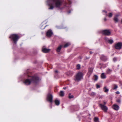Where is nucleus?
<instances>
[{
	"label": "nucleus",
	"instance_id": "nucleus-1",
	"mask_svg": "<svg viewBox=\"0 0 122 122\" xmlns=\"http://www.w3.org/2000/svg\"><path fill=\"white\" fill-rule=\"evenodd\" d=\"M51 2L49 4V9L52 10L55 7L59 8L62 4V2L61 0H51Z\"/></svg>",
	"mask_w": 122,
	"mask_h": 122
},
{
	"label": "nucleus",
	"instance_id": "nucleus-2",
	"mask_svg": "<svg viewBox=\"0 0 122 122\" xmlns=\"http://www.w3.org/2000/svg\"><path fill=\"white\" fill-rule=\"evenodd\" d=\"M39 80V78L38 77L36 76H34L29 79L25 80L23 81V83L25 85H30L32 83H35L37 82Z\"/></svg>",
	"mask_w": 122,
	"mask_h": 122
},
{
	"label": "nucleus",
	"instance_id": "nucleus-3",
	"mask_svg": "<svg viewBox=\"0 0 122 122\" xmlns=\"http://www.w3.org/2000/svg\"><path fill=\"white\" fill-rule=\"evenodd\" d=\"M19 38V36L16 34H12L9 37V38L11 39L15 44H16Z\"/></svg>",
	"mask_w": 122,
	"mask_h": 122
},
{
	"label": "nucleus",
	"instance_id": "nucleus-4",
	"mask_svg": "<svg viewBox=\"0 0 122 122\" xmlns=\"http://www.w3.org/2000/svg\"><path fill=\"white\" fill-rule=\"evenodd\" d=\"M83 74L81 72H79L75 76V80L77 82L80 81L83 79Z\"/></svg>",
	"mask_w": 122,
	"mask_h": 122
},
{
	"label": "nucleus",
	"instance_id": "nucleus-5",
	"mask_svg": "<svg viewBox=\"0 0 122 122\" xmlns=\"http://www.w3.org/2000/svg\"><path fill=\"white\" fill-rule=\"evenodd\" d=\"M53 97L52 95L50 93L48 94L47 97V100L51 103L52 102Z\"/></svg>",
	"mask_w": 122,
	"mask_h": 122
},
{
	"label": "nucleus",
	"instance_id": "nucleus-6",
	"mask_svg": "<svg viewBox=\"0 0 122 122\" xmlns=\"http://www.w3.org/2000/svg\"><path fill=\"white\" fill-rule=\"evenodd\" d=\"M122 46V43L118 42L116 44L115 46V48L117 49H120Z\"/></svg>",
	"mask_w": 122,
	"mask_h": 122
},
{
	"label": "nucleus",
	"instance_id": "nucleus-7",
	"mask_svg": "<svg viewBox=\"0 0 122 122\" xmlns=\"http://www.w3.org/2000/svg\"><path fill=\"white\" fill-rule=\"evenodd\" d=\"M102 32L103 34L106 36H109L111 34L109 30H102Z\"/></svg>",
	"mask_w": 122,
	"mask_h": 122
},
{
	"label": "nucleus",
	"instance_id": "nucleus-8",
	"mask_svg": "<svg viewBox=\"0 0 122 122\" xmlns=\"http://www.w3.org/2000/svg\"><path fill=\"white\" fill-rule=\"evenodd\" d=\"M100 106L101 109L105 112H106L108 109V108L107 106L104 105H103L101 104H100Z\"/></svg>",
	"mask_w": 122,
	"mask_h": 122
},
{
	"label": "nucleus",
	"instance_id": "nucleus-9",
	"mask_svg": "<svg viewBox=\"0 0 122 122\" xmlns=\"http://www.w3.org/2000/svg\"><path fill=\"white\" fill-rule=\"evenodd\" d=\"M105 41L110 44H112L113 42L112 39H110L107 37H105L104 38Z\"/></svg>",
	"mask_w": 122,
	"mask_h": 122
},
{
	"label": "nucleus",
	"instance_id": "nucleus-10",
	"mask_svg": "<svg viewBox=\"0 0 122 122\" xmlns=\"http://www.w3.org/2000/svg\"><path fill=\"white\" fill-rule=\"evenodd\" d=\"M53 32L50 30H49L46 32V35L48 37H50L52 35Z\"/></svg>",
	"mask_w": 122,
	"mask_h": 122
},
{
	"label": "nucleus",
	"instance_id": "nucleus-11",
	"mask_svg": "<svg viewBox=\"0 0 122 122\" xmlns=\"http://www.w3.org/2000/svg\"><path fill=\"white\" fill-rule=\"evenodd\" d=\"M42 51L44 53H47L49 52L50 51V49H47L46 48L43 47L42 49Z\"/></svg>",
	"mask_w": 122,
	"mask_h": 122
},
{
	"label": "nucleus",
	"instance_id": "nucleus-12",
	"mask_svg": "<svg viewBox=\"0 0 122 122\" xmlns=\"http://www.w3.org/2000/svg\"><path fill=\"white\" fill-rule=\"evenodd\" d=\"M112 107L114 109L116 110H118L119 108V106L116 104H115L113 105Z\"/></svg>",
	"mask_w": 122,
	"mask_h": 122
},
{
	"label": "nucleus",
	"instance_id": "nucleus-13",
	"mask_svg": "<svg viewBox=\"0 0 122 122\" xmlns=\"http://www.w3.org/2000/svg\"><path fill=\"white\" fill-rule=\"evenodd\" d=\"M93 68H90L89 69L88 74L89 75H90L92 73Z\"/></svg>",
	"mask_w": 122,
	"mask_h": 122
},
{
	"label": "nucleus",
	"instance_id": "nucleus-14",
	"mask_svg": "<svg viewBox=\"0 0 122 122\" xmlns=\"http://www.w3.org/2000/svg\"><path fill=\"white\" fill-rule=\"evenodd\" d=\"M101 58L102 60L104 61H106L107 59V57L104 55L102 56L101 57Z\"/></svg>",
	"mask_w": 122,
	"mask_h": 122
},
{
	"label": "nucleus",
	"instance_id": "nucleus-15",
	"mask_svg": "<svg viewBox=\"0 0 122 122\" xmlns=\"http://www.w3.org/2000/svg\"><path fill=\"white\" fill-rule=\"evenodd\" d=\"M112 71V70L109 69H107L106 71V73L107 74H110Z\"/></svg>",
	"mask_w": 122,
	"mask_h": 122
},
{
	"label": "nucleus",
	"instance_id": "nucleus-16",
	"mask_svg": "<svg viewBox=\"0 0 122 122\" xmlns=\"http://www.w3.org/2000/svg\"><path fill=\"white\" fill-rule=\"evenodd\" d=\"M101 77L102 79H105L106 78V75L104 73H102L101 75Z\"/></svg>",
	"mask_w": 122,
	"mask_h": 122
},
{
	"label": "nucleus",
	"instance_id": "nucleus-17",
	"mask_svg": "<svg viewBox=\"0 0 122 122\" xmlns=\"http://www.w3.org/2000/svg\"><path fill=\"white\" fill-rule=\"evenodd\" d=\"M62 46H59L56 49V51L58 52H59L61 51V49Z\"/></svg>",
	"mask_w": 122,
	"mask_h": 122
},
{
	"label": "nucleus",
	"instance_id": "nucleus-18",
	"mask_svg": "<svg viewBox=\"0 0 122 122\" xmlns=\"http://www.w3.org/2000/svg\"><path fill=\"white\" fill-rule=\"evenodd\" d=\"M56 104L57 105H59L60 103V101L58 100H56L55 101Z\"/></svg>",
	"mask_w": 122,
	"mask_h": 122
},
{
	"label": "nucleus",
	"instance_id": "nucleus-19",
	"mask_svg": "<svg viewBox=\"0 0 122 122\" xmlns=\"http://www.w3.org/2000/svg\"><path fill=\"white\" fill-rule=\"evenodd\" d=\"M59 95L61 97H63L64 95V92L62 91H60V93Z\"/></svg>",
	"mask_w": 122,
	"mask_h": 122
},
{
	"label": "nucleus",
	"instance_id": "nucleus-20",
	"mask_svg": "<svg viewBox=\"0 0 122 122\" xmlns=\"http://www.w3.org/2000/svg\"><path fill=\"white\" fill-rule=\"evenodd\" d=\"M114 20L115 23L118 22V19L117 17H115L114 18Z\"/></svg>",
	"mask_w": 122,
	"mask_h": 122
},
{
	"label": "nucleus",
	"instance_id": "nucleus-21",
	"mask_svg": "<svg viewBox=\"0 0 122 122\" xmlns=\"http://www.w3.org/2000/svg\"><path fill=\"white\" fill-rule=\"evenodd\" d=\"M103 89L104 91L106 92H107L109 91L108 89L107 88L106 86H105L103 88Z\"/></svg>",
	"mask_w": 122,
	"mask_h": 122
},
{
	"label": "nucleus",
	"instance_id": "nucleus-22",
	"mask_svg": "<svg viewBox=\"0 0 122 122\" xmlns=\"http://www.w3.org/2000/svg\"><path fill=\"white\" fill-rule=\"evenodd\" d=\"M71 44L69 43H67L64 46V47H66L70 45Z\"/></svg>",
	"mask_w": 122,
	"mask_h": 122
},
{
	"label": "nucleus",
	"instance_id": "nucleus-23",
	"mask_svg": "<svg viewBox=\"0 0 122 122\" xmlns=\"http://www.w3.org/2000/svg\"><path fill=\"white\" fill-rule=\"evenodd\" d=\"M114 88H113V89L115 90L118 87V86L116 84H114L113 85Z\"/></svg>",
	"mask_w": 122,
	"mask_h": 122
},
{
	"label": "nucleus",
	"instance_id": "nucleus-24",
	"mask_svg": "<svg viewBox=\"0 0 122 122\" xmlns=\"http://www.w3.org/2000/svg\"><path fill=\"white\" fill-rule=\"evenodd\" d=\"M74 97L73 96L71 95V94H69V98L71 99L73 98Z\"/></svg>",
	"mask_w": 122,
	"mask_h": 122
},
{
	"label": "nucleus",
	"instance_id": "nucleus-25",
	"mask_svg": "<svg viewBox=\"0 0 122 122\" xmlns=\"http://www.w3.org/2000/svg\"><path fill=\"white\" fill-rule=\"evenodd\" d=\"M94 80L95 81H97V79H98V76L96 75H95L94 76Z\"/></svg>",
	"mask_w": 122,
	"mask_h": 122
},
{
	"label": "nucleus",
	"instance_id": "nucleus-26",
	"mask_svg": "<svg viewBox=\"0 0 122 122\" xmlns=\"http://www.w3.org/2000/svg\"><path fill=\"white\" fill-rule=\"evenodd\" d=\"M94 120L95 122H97L98 120V118L97 117H95L94 118Z\"/></svg>",
	"mask_w": 122,
	"mask_h": 122
},
{
	"label": "nucleus",
	"instance_id": "nucleus-27",
	"mask_svg": "<svg viewBox=\"0 0 122 122\" xmlns=\"http://www.w3.org/2000/svg\"><path fill=\"white\" fill-rule=\"evenodd\" d=\"M112 13H109L108 15V16L110 18L112 17Z\"/></svg>",
	"mask_w": 122,
	"mask_h": 122
},
{
	"label": "nucleus",
	"instance_id": "nucleus-28",
	"mask_svg": "<svg viewBox=\"0 0 122 122\" xmlns=\"http://www.w3.org/2000/svg\"><path fill=\"white\" fill-rule=\"evenodd\" d=\"M77 68L78 69H79L80 68V65L79 64L78 65L76 66Z\"/></svg>",
	"mask_w": 122,
	"mask_h": 122
},
{
	"label": "nucleus",
	"instance_id": "nucleus-29",
	"mask_svg": "<svg viewBox=\"0 0 122 122\" xmlns=\"http://www.w3.org/2000/svg\"><path fill=\"white\" fill-rule=\"evenodd\" d=\"M91 95L92 96H94L95 95V92H92L91 93Z\"/></svg>",
	"mask_w": 122,
	"mask_h": 122
},
{
	"label": "nucleus",
	"instance_id": "nucleus-30",
	"mask_svg": "<svg viewBox=\"0 0 122 122\" xmlns=\"http://www.w3.org/2000/svg\"><path fill=\"white\" fill-rule=\"evenodd\" d=\"M99 65H100V66H101L100 67V69H101L103 67V65L102 64L100 63L99 64Z\"/></svg>",
	"mask_w": 122,
	"mask_h": 122
},
{
	"label": "nucleus",
	"instance_id": "nucleus-31",
	"mask_svg": "<svg viewBox=\"0 0 122 122\" xmlns=\"http://www.w3.org/2000/svg\"><path fill=\"white\" fill-rule=\"evenodd\" d=\"M117 102L118 103H120V102H121V101L119 99H117Z\"/></svg>",
	"mask_w": 122,
	"mask_h": 122
},
{
	"label": "nucleus",
	"instance_id": "nucleus-32",
	"mask_svg": "<svg viewBox=\"0 0 122 122\" xmlns=\"http://www.w3.org/2000/svg\"><path fill=\"white\" fill-rule=\"evenodd\" d=\"M96 86L97 88H98L100 87V86L99 85H98V84H96Z\"/></svg>",
	"mask_w": 122,
	"mask_h": 122
},
{
	"label": "nucleus",
	"instance_id": "nucleus-33",
	"mask_svg": "<svg viewBox=\"0 0 122 122\" xmlns=\"http://www.w3.org/2000/svg\"><path fill=\"white\" fill-rule=\"evenodd\" d=\"M117 58H113V60L114 62H115L117 61Z\"/></svg>",
	"mask_w": 122,
	"mask_h": 122
},
{
	"label": "nucleus",
	"instance_id": "nucleus-34",
	"mask_svg": "<svg viewBox=\"0 0 122 122\" xmlns=\"http://www.w3.org/2000/svg\"><path fill=\"white\" fill-rule=\"evenodd\" d=\"M120 15V14H117L115 15V17H118Z\"/></svg>",
	"mask_w": 122,
	"mask_h": 122
},
{
	"label": "nucleus",
	"instance_id": "nucleus-35",
	"mask_svg": "<svg viewBox=\"0 0 122 122\" xmlns=\"http://www.w3.org/2000/svg\"><path fill=\"white\" fill-rule=\"evenodd\" d=\"M116 93L117 94H119L120 93V92L118 91H117L116 92Z\"/></svg>",
	"mask_w": 122,
	"mask_h": 122
},
{
	"label": "nucleus",
	"instance_id": "nucleus-36",
	"mask_svg": "<svg viewBox=\"0 0 122 122\" xmlns=\"http://www.w3.org/2000/svg\"><path fill=\"white\" fill-rule=\"evenodd\" d=\"M63 89L65 90L66 89V87H63Z\"/></svg>",
	"mask_w": 122,
	"mask_h": 122
},
{
	"label": "nucleus",
	"instance_id": "nucleus-37",
	"mask_svg": "<svg viewBox=\"0 0 122 122\" xmlns=\"http://www.w3.org/2000/svg\"><path fill=\"white\" fill-rule=\"evenodd\" d=\"M104 20L105 21H106L107 20V19L106 18H104Z\"/></svg>",
	"mask_w": 122,
	"mask_h": 122
},
{
	"label": "nucleus",
	"instance_id": "nucleus-38",
	"mask_svg": "<svg viewBox=\"0 0 122 122\" xmlns=\"http://www.w3.org/2000/svg\"><path fill=\"white\" fill-rule=\"evenodd\" d=\"M58 72V71H57V70H56V71H55V73H57Z\"/></svg>",
	"mask_w": 122,
	"mask_h": 122
},
{
	"label": "nucleus",
	"instance_id": "nucleus-39",
	"mask_svg": "<svg viewBox=\"0 0 122 122\" xmlns=\"http://www.w3.org/2000/svg\"><path fill=\"white\" fill-rule=\"evenodd\" d=\"M103 12H105L106 13H107V11H105V10H103V11H102Z\"/></svg>",
	"mask_w": 122,
	"mask_h": 122
},
{
	"label": "nucleus",
	"instance_id": "nucleus-40",
	"mask_svg": "<svg viewBox=\"0 0 122 122\" xmlns=\"http://www.w3.org/2000/svg\"><path fill=\"white\" fill-rule=\"evenodd\" d=\"M103 103L104 104H105L106 103V102H104Z\"/></svg>",
	"mask_w": 122,
	"mask_h": 122
},
{
	"label": "nucleus",
	"instance_id": "nucleus-41",
	"mask_svg": "<svg viewBox=\"0 0 122 122\" xmlns=\"http://www.w3.org/2000/svg\"><path fill=\"white\" fill-rule=\"evenodd\" d=\"M90 53L91 54H92V51H90Z\"/></svg>",
	"mask_w": 122,
	"mask_h": 122
},
{
	"label": "nucleus",
	"instance_id": "nucleus-42",
	"mask_svg": "<svg viewBox=\"0 0 122 122\" xmlns=\"http://www.w3.org/2000/svg\"><path fill=\"white\" fill-rule=\"evenodd\" d=\"M121 21L122 23V19L121 20Z\"/></svg>",
	"mask_w": 122,
	"mask_h": 122
},
{
	"label": "nucleus",
	"instance_id": "nucleus-43",
	"mask_svg": "<svg viewBox=\"0 0 122 122\" xmlns=\"http://www.w3.org/2000/svg\"><path fill=\"white\" fill-rule=\"evenodd\" d=\"M51 108H52V106H51Z\"/></svg>",
	"mask_w": 122,
	"mask_h": 122
},
{
	"label": "nucleus",
	"instance_id": "nucleus-44",
	"mask_svg": "<svg viewBox=\"0 0 122 122\" xmlns=\"http://www.w3.org/2000/svg\"><path fill=\"white\" fill-rule=\"evenodd\" d=\"M46 26H45V27H44V28H45V27H46Z\"/></svg>",
	"mask_w": 122,
	"mask_h": 122
}]
</instances>
